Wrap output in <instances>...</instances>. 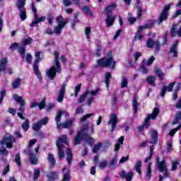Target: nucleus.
<instances>
[{"label":"nucleus","instance_id":"nucleus-64","mask_svg":"<svg viewBox=\"0 0 181 181\" xmlns=\"http://www.w3.org/2000/svg\"><path fill=\"white\" fill-rule=\"evenodd\" d=\"M167 91H168V90L166 89V86H163L161 88V91L160 93V97H162L163 98L165 97V94H166Z\"/></svg>","mask_w":181,"mask_h":181},{"label":"nucleus","instance_id":"nucleus-55","mask_svg":"<svg viewBox=\"0 0 181 181\" xmlns=\"http://www.w3.org/2000/svg\"><path fill=\"white\" fill-rule=\"evenodd\" d=\"M84 112V109L81 106H78L76 107L75 111V115H80Z\"/></svg>","mask_w":181,"mask_h":181},{"label":"nucleus","instance_id":"nucleus-63","mask_svg":"<svg viewBox=\"0 0 181 181\" xmlns=\"http://www.w3.org/2000/svg\"><path fill=\"white\" fill-rule=\"evenodd\" d=\"M19 53L21 54L23 59H25V54L26 53V49L24 47H21L19 48Z\"/></svg>","mask_w":181,"mask_h":181},{"label":"nucleus","instance_id":"nucleus-16","mask_svg":"<svg viewBox=\"0 0 181 181\" xmlns=\"http://www.w3.org/2000/svg\"><path fill=\"white\" fill-rule=\"evenodd\" d=\"M119 175L122 179H125L127 181L132 180V177L134 176V173H132V172H129L127 173V172L124 170L119 173Z\"/></svg>","mask_w":181,"mask_h":181},{"label":"nucleus","instance_id":"nucleus-22","mask_svg":"<svg viewBox=\"0 0 181 181\" xmlns=\"http://www.w3.org/2000/svg\"><path fill=\"white\" fill-rule=\"evenodd\" d=\"M115 8H117V4H112L107 6H106L105 8V12L106 16H107V15H110V13H112V11H114V9H115Z\"/></svg>","mask_w":181,"mask_h":181},{"label":"nucleus","instance_id":"nucleus-30","mask_svg":"<svg viewBox=\"0 0 181 181\" xmlns=\"http://www.w3.org/2000/svg\"><path fill=\"white\" fill-rule=\"evenodd\" d=\"M146 29H153L155 28V20H148L146 24H144Z\"/></svg>","mask_w":181,"mask_h":181},{"label":"nucleus","instance_id":"nucleus-46","mask_svg":"<svg viewBox=\"0 0 181 181\" xmlns=\"http://www.w3.org/2000/svg\"><path fill=\"white\" fill-rule=\"evenodd\" d=\"M84 139L86 141V144H88L90 146L94 145V139H93L90 134H88V137L87 138L85 136Z\"/></svg>","mask_w":181,"mask_h":181},{"label":"nucleus","instance_id":"nucleus-51","mask_svg":"<svg viewBox=\"0 0 181 181\" xmlns=\"http://www.w3.org/2000/svg\"><path fill=\"white\" fill-rule=\"evenodd\" d=\"M34 19H35L38 23H40L41 22H45V21H46V16H42L39 18V15L35 14Z\"/></svg>","mask_w":181,"mask_h":181},{"label":"nucleus","instance_id":"nucleus-62","mask_svg":"<svg viewBox=\"0 0 181 181\" xmlns=\"http://www.w3.org/2000/svg\"><path fill=\"white\" fill-rule=\"evenodd\" d=\"M155 62V57L151 56L146 62V66H152V64Z\"/></svg>","mask_w":181,"mask_h":181},{"label":"nucleus","instance_id":"nucleus-33","mask_svg":"<svg viewBox=\"0 0 181 181\" xmlns=\"http://www.w3.org/2000/svg\"><path fill=\"white\" fill-rule=\"evenodd\" d=\"M152 163H149L147 165L146 168V177L151 180V177H152Z\"/></svg>","mask_w":181,"mask_h":181},{"label":"nucleus","instance_id":"nucleus-54","mask_svg":"<svg viewBox=\"0 0 181 181\" xmlns=\"http://www.w3.org/2000/svg\"><path fill=\"white\" fill-rule=\"evenodd\" d=\"M81 90V83L77 85V86L75 87L74 93V97H77V96L78 95V92H79Z\"/></svg>","mask_w":181,"mask_h":181},{"label":"nucleus","instance_id":"nucleus-11","mask_svg":"<svg viewBox=\"0 0 181 181\" xmlns=\"http://www.w3.org/2000/svg\"><path fill=\"white\" fill-rule=\"evenodd\" d=\"M159 112H160L159 108L155 107L153 110L152 114H148L147 115L144 122V125L145 127H146L147 129L150 125L149 121H151V119H156V118H158V115H159Z\"/></svg>","mask_w":181,"mask_h":181},{"label":"nucleus","instance_id":"nucleus-35","mask_svg":"<svg viewBox=\"0 0 181 181\" xmlns=\"http://www.w3.org/2000/svg\"><path fill=\"white\" fill-rule=\"evenodd\" d=\"M112 76H111V73L110 72H107L105 74V84L107 87V88H108L110 87V79L111 78Z\"/></svg>","mask_w":181,"mask_h":181},{"label":"nucleus","instance_id":"nucleus-36","mask_svg":"<svg viewBox=\"0 0 181 181\" xmlns=\"http://www.w3.org/2000/svg\"><path fill=\"white\" fill-rule=\"evenodd\" d=\"M147 83L152 86L153 87H155L156 86V83H155V81H156V76H148L146 78Z\"/></svg>","mask_w":181,"mask_h":181},{"label":"nucleus","instance_id":"nucleus-42","mask_svg":"<svg viewBox=\"0 0 181 181\" xmlns=\"http://www.w3.org/2000/svg\"><path fill=\"white\" fill-rule=\"evenodd\" d=\"M115 165H117V158H112L108 163L110 169H115Z\"/></svg>","mask_w":181,"mask_h":181},{"label":"nucleus","instance_id":"nucleus-43","mask_svg":"<svg viewBox=\"0 0 181 181\" xmlns=\"http://www.w3.org/2000/svg\"><path fill=\"white\" fill-rule=\"evenodd\" d=\"M179 162H180L179 160H175L171 162V170L173 172H175V170L177 169V165H179Z\"/></svg>","mask_w":181,"mask_h":181},{"label":"nucleus","instance_id":"nucleus-48","mask_svg":"<svg viewBox=\"0 0 181 181\" xmlns=\"http://www.w3.org/2000/svg\"><path fill=\"white\" fill-rule=\"evenodd\" d=\"M101 146H103L102 143H98V144L95 145L93 148V153H98L100 149H101Z\"/></svg>","mask_w":181,"mask_h":181},{"label":"nucleus","instance_id":"nucleus-10","mask_svg":"<svg viewBox=\"0 0 181 181\" xmlns=\"http://www.w3.org/2000/svg\"><path fill=\"white\" fill-rule=\"evenodd\" d=\"M35 61L33 64L34 74L37 76L38 78L42 80V74L39 71V63L40 62V52H35Z\"/></svg>","mask_w":181,"mask_h":181},{"label":"nucleus","instance_id":"nucleus-27","mask_svg":"<svg viewBox=\"0 0 181 181\" xmlns=\"http://www.w3.org/2000/svg\"><path fill=\"white\" fill-rule=\"evenodd\" d=\"M146 46H160V42H159V40L153 41L152 38H148Z\"/></svg>","mask_w":181,"mask_h":181},{"label":"nucleus","instance_id":"nucleus-40","mask_svg":"<svg viewBox=\"0 0 181 181\" xmlns=\"http://www.w3.org/2000/svg\"><path fill=\"white\" fill-rule=\"evenodd\" d=\"M170 54H173V57H177V47L173 46L170 49Z\"/></svg>","mask_w":181,"mask_h":181},{"label":"nucleus","instance_id":"nucleus-3","mask_svg":"<svg viewBox=\"0 0 181 181\" xmlns=\"http://www.w3.org/2000/svg\"><path fill=\"white\" fill-rule=\"evenodd\" d=\"M67 144V135L63 134L56 142V145L58 151V157L59 160L64 159V144Z\"/></svg>","mask_w":181,"mask_h":181},{"label":"nucleus","instance_id":"nucleus-45","mask_svg":"<svg viewBox=\"0 0 181 181\" xmlns=\"http://www.w3.org/2000/svg\"><path fill=\"white\" fill-rule=\"evenodd\" d=\"M128 87V79L125 76H122L121 88Z\"/></svg>","mask_w":181,"mask_h":181},{"label":"nucleus","instance_id":"nucleus-29","mask_svg":"<svg viewBox=\"0 0 181 181\" xmlns=\"http://www.w3.org/2000/svg\"><path fill=\"white\" fill-rule=\"evenodd\" d=\"M47 178L51 180H57L59 179V175H57V172L52 171L49 173L47 175Z\"/></svg>","mask_w":181,"mask_h":181},{"label":"nucleus","instance_id":"nucleus-5","mask_svg":"<svg viewBox=\"0 0 181 181\" xmlns=\"http://www.w3.org/2000/svg\"><path fill=\"white\" fill-rule=\"evenodd\" d=\"M13 98L20 105L18 112L17 113L18 117H19L21 119H26L25 117H23V112H25V105L26 104L25 99H23V96H20L18 94H14Z\"/></svg>","mask_w":181,"mask_h":181},{"label":"nucleus","instance_id":"nucleus-31","mask_svg":"<svg viewBox=\"0 0 181 181\" xmlns=\"http://www.w3.org/2000/svg\"><path fill=\"white\" fill-rule=\"evenodd\" d=\"M139 105V104L138 103V100H136V98H133L132 108L134 110V114H136V112H138Z\"/></svg>","mask_w":181,"mask_h":181},{"label":"nucleus","instance_id":"nucleus-52","mask_svg":"<svg viewBox=\"0 0 181 181\" xmlns=\"http://www.w3.org/2000/svg\"><path fill=\"white\" fill-rule=\"evenodd\" d=\"M144 61H142L141 66L139 67L140 71L143 73L144 74H148V69L146 68L145 66H144Z\"/></svg>","mask_w":181,"mask_h":181},{"label":"nucleus","instance_id":"nucleus-26","mask_svg":"<svg viewBox=\"0 0 181 181\" xmlns=\"http://www.w3.org/2000/svg\"><path fill=\"white\" fill-rule=\"evenodd\" d=\"M154 73L158 76V78H160V80H163V77L165 76V74L160 70V68L158 66L154 67Z\"/></svg>","mask_w":181,"mask_h":181},{"label":"nucleus","instance_id":"nucleus-59","mask_svg":"<svg viewBox=\"0 0 181 181\" xmlns=\"http://www.w3.org/2000/svg\"><path fill=\"white\" fill-rule=\"evenodd\" d=\"M180 128H181V124H179V125L177 126V127H176V128L172 129V130L170 132L169 135H170L171 136H173L174 134H175Z\"/></svg>","mask_w":181,"mask_h":181},{"label":"nucleus","instance_id":"nucleus-24","mask_svg":"<svg viewBox=\"0 0 181 181\" xmlns=\"http://www.w3.org/2000/svg\"><path fill=\"white\" fill-rule=\"evenodd\" d=\"M21 83L22 79H21V78H17L16 79H15L11 83L13 90H16V88H19V87H21Z\"/></svg>","mask_w":181,"mask_h":181},{"label":"nucleus","instance_id":"nucleus-37","mask_svg":"<svg viewBox=\"0 0 181 181\" xmlns=\"http://www.w3.org/2000/svg\"><path fill=\"white\" fill-rule=\"evenodd\" d=\"M33 42V38L28 37L27 38H25L22 40V46H29Z\"/></svg>","mask_w":181,"mask_h":181},{"label":"nucleus","instance_id":"nucleus-49","mask_svg":"<svg viewBox=\"0 0 181 181\" xmlns=\"http://www.w3.org/2000/svg\"><path fill=\"white\" fill-rule=\"evenodd\" d=\"M37 107H38L40 110L45 109L46 107V99H43L40 103H37Z\"/></svg>","mask_w":181,"mask_h":181},{"label":"nucleus","instance_id":"nucleus-23","mask_svg":"<svg viewBox=\"0 0 181 181\" xmlns=\"http://www.w3.org/2000/svg\"><path fill=\"white\" fill-rule=\"evenodd\" d=\"M158 168L161 173H163L165 170H168V166L166 165V163L165 160H163L160 162H158Z\"/></svg>","mask_w":181,"mask_h":181},{"label":"nucleus","instance_id":"nucleus-38","mask_svg":"<svg viewBox=\"0 0 181 181\" xmlns=\"http://www.w3.org/2000/svg\"><path fill=\"white\" fill-rule=\"evenodd\" d=\"M82 11L85 13V15H89V16H93V11H91V9H90V7H88V6H84L82 8Z\"/></svg>","mask_w":181,"mask_h":181},{"label":"nucleus","instance_id":"nucleus-6","mask_svg":"<svg viewBox=\"0 0 181 181\" xmlns=\"http://www.w3.org/2000/svg\"><path fill=\"white\" fill-rule=\"evenodd\" d=\"M57 23H58L57 26L54 27V33L57 35H60L62 33V30H63V28L69 23V18H63V16L62 15H59L56 18Z\"/></svg>","mask_w":181,"mask_h":181},{"label":"nucleus","instance_id":"nucleus-25","mask_svg":"<svg viewBox=\"0 0 181 181\" xmlns=\"http://www.w3.org/2000/svg\"><path fill=\"white\" fill-rule=\"evenodd\" d=\"M141 168H142V161H141V160H139L136 161L134 165V169L136 172L139 173V175H142Z\"/></svg>","mask_w":181,"mask_h":181},{"label":"nucleus","instance_id":"nucleus-15","mask_svg":"<svg viewBox=\"0 0 181 181\" xmlns=\"http://www.w3.org/2000/svg\"><path fill=\"white\" fill-rule=\"evenodd\" d=\"M26 153L30 156L29 159L31 165H37V157L32 152V148H28Z\"/></svg>","mask_w":181,"mask_h":181},{"label":"nucleus","instance_id":"nucleus-19","mask_svg":"<svg viewBox=\"0 0 181 181\" xmlns=\"http://www.w3.org/2000/svg\"><path fill=\"white\" fill-rule=\"evenodd\" d=\"M66 162L68 165L70 166L71 165V162H73V153L71 152V149L68 148L66 150Z\"/></svg>","mask_w":181,"mask_h":181},{"label":"nucleus","instance_id":"nucleus-32","mask_svg":"<svg viewBox=\"0 0 181 181\" xmlns=\"http://www.w3.org/2000/svg\"><path fill=\"white\" fill-rule=\"evenodd\" d=\"M89 93H90V90H86V92L79 97V98L78 100V103H79V104H81V103H84V101H86V98H87V95H88Z\"/></svg>","mask_w":181,"mask_h":181},{"label":"nucleus","instance_id":"nucleus-44","mask_svg":"<svg viewBox=\"0 0 181 181\" xmlns=\"http://www.w3.org/2000/svg\"><path fill=\"white\" fill-rule=\"evenodd\" d=\"M136 9L137 11V19H141L142 18V7L139 5L136 6Z\"/></svg>","mask_w":181,"mask_h":181},{"label":"nucleus","instance_id":"nucleus-12","mask_svg":"<svg viewBox=\"0 0 181 181\" xmlns=\"http://www.w3.org/2000/svg\"><path fill=\"white\" fill-rule=\"evenodd\" d=\"M49 122V118L45 117L40 121H37L35 124L33 125V131H39L43 125H46Z\"/></svg>","mask_w":181,"mask_h":181},{"label":"nucleus","instance_id":"nucleus-47","mask_svg":"<svg viewBox=\"0 0 181 181\" xmlns=\"http://www.w3.org/2000/svg\"><path fill=\"white\" fill-rule=\"evenodd\" d=\"M70 170H67L62 176V181H70Z\"/></svg>","mask_w":181,"mask_h":181},{"label":"nucleus","instance_id":"nucleus-28","mask_svg":"<svg viewBox=\"0 0 181 181\" xmlns=\"http://www.w3.org/2000/svg\"><path fill=\"white\" fill-rule=\"evenodd\" d=\"M61 127L65 129H67V128H71V127H73V120L69 119L63 123H61Z\"/></svg>","mask_w":181,"mask_h":181},{"label":"nucleus","instance_id":"nucleus-9","mask_svg":"<svg viewBox=\"0 0 181 181\" xmlns=\"http://www.w3.org/2000/svg\"><path fill=\"white\" fill-rule=\"evenodd\" d=\"M170 4H166L164 6L158 18V25H160V23H162L163 22L168 21V18H169V11H170Z\"/></svg>","mask_w":181,"mask_h":181},{"label":"nucleus","instance_id":"nucleus-2","mask_svg":"<svg viewBox=\"0 0 181 181\" xmlns=\"http://www.w3.org/2000/svg\"><path fill=\"white\" fill-rule=\"evenodd\" d=\"M97 64L100 67H110L111 70L115 69V64L117 62H115L114 57H112V52H107V57H103L97 60Z\"/></svg>","mask_w":181,"mask_h":181},{"label":"nucleus","instance_id":"nucleus-13","mask_svg":"<svg viewBox=\"0 0 181 181\" xmlns=\"http://www.w3.org/2000/svg\"><path fill=\"white\" fill-rule=\"evenodd\" d=\"M117 124H118V117L115 114H112L109 121H107V125H112L111 132H114V131H115Z\"/></svg>","mask_w":181,"mask_h":181},{"label":"nucleus","instance_id":"nucleus-4","mask_svg":"<svg viewBox=\"0 0 181 181\" xmlns=\"http://www.w3.org/2000/svg\"><path fill=\"white\" fill-rule=\"evenodd\" d=\"M88 138V125L86 124L81 127V130L78 132L74 139V145H80L83 141V138Z\"/></svg>","mask_w":181,"mask_h":181},{"label":"nucleus","instance_id":"nucleus-56","mask_svg":"<svg viewBox=\"0 0 181 181\" xmlns=\"http://www.w3.org/2000/svg\"><path fill=\"white\" fill-rule=\"evenodd\" d=\"M107 165H108V161L107 160H104L99 164L100 169H105L107 168Z\"/></svg>","mask_w":181,"mask_h":181},{"label":"nucleus","instance_id":"nucleus-58","mask_svg":"<svg viewBox=\"0 0 181 181\" xmlns=\"http://www.w3.org/2000/svg\"><path fill=\"white\" fill-rule=\"evenodd\" d=\"M170 35L172 37H175L176 36V25L173 24V27L170 30Z\"/></svg>","mask_w":181,"mask_h":181},{"label":"nucleus","instance_id":"nucleus-8","mask_svg":"<svg viewBox=\"0 0 181 181\" xmlns=\"http://www.w3.org/2000/svg\"><path fill=\"white\" fill-rule=\"evenodd\" d=\"M15 141L16 139L13 136L6 134L0 141V145H6V148L8 149H12V148H13V144H15Z\"/></svg>","mask_w":181,"mask_h":181},{"label":"nucleus","instance_id":"nucleus-14","mask_svg":"<svg viewBox=\"0 0 181 181\" xmlns=\"http://www.w3.org/2000/svg\"><path fill=\"white\" fill-rule=\"evenodd\" d=\"M66 83H63L61 86L57 98V101H58V103H63V100H64V95H66Z\"/></svg>","mask_w":181,"mask_h":181},{"label":"nucleus","instance_id":"nucleus-61","mask_svg":"<svg viewBox=\"0 0 181 181\" xmlns=\"http://www.w3.org/2000/svg\"><path fill=\"white\" fill-rule=\"evenodd\" d=\"M39 176H40V170L35 169V173H34V180H37V179L39 178Z\"/></svg>","mask_w":181,"mask_h":181},{"label":"nucleus","instance_id":"nucleus-21","mask_svg":"<svg viewBox=\"0 0 181 181\" xmlns=\"http://www.w3.org/2000/svg\"><path fill=\"white\" fill-rule=\"evenodd\" d=\"M47 159L51 168H54V166H56V158H54V156H53V154L49 153Z\"/></svg>","mask_w":181,"mask_h":181},{"label":"nucleus","instance_id":"nucleus-7","mask_svg":"<svg viewBox=\"0 0 181 181\" xmlns=\"http://www.w3.org/2000/svg\"><path fill=\"white\" fill-rule=\"evenodd\" d=\"M25 5H26V0H17V2L16 3V6L20 12L21 21H26V18H28Z\"/></svg>","mask_w":181,"mask_h":181},{"label":"nucleus","instance_id":"nucleus-17","mask_svg":"<svg viewBox=\"0 0 181 181\" xmlns=\"http://www.w3.org/2000/svg\"><path fill=\"white\" fill-rule=\"evenodd\" d=\"M6 67H8V59L1 58L0 59V76L2 71H5V70H6Z\"/></svg>","mask_w":181,"mask_h":181},{"label":"nucleus","instance_id":"nucleus-57","mask_svg":"<svg viewBox=\"0 0 181 181\" xmlns=\"http://www.w3.org/2000/svg\"><path fill=\"white\" fill-rule=\"evenodd\" d=\"M176 84V82L170 83L168 86H166L167 91L169 93L173 91V88L175 87V85Z\"/></svg>","mask_w":181,"mask_h":181},{"label":"nucleus","instance_id":"nucleus-34","mask_svg":"<svg viewBox=\"0 0 181 181\" xmlns=\"http://www.w3.org/2000/svg\"><path fill=\"white\" fill-rule=\"evenodd\" d=\"M151 138L153 141H150V144H156L158 142V132L156 130L152 131Z\"/></svg>","mask_w":181,"mask_h":181},{"label":"nucleus","instance_id":"nucleus-50","mask_svg":"<svg viewBox=\"0 0 181 181\" xmlns=\"http://www.w3.org/2000/svg\"><path fill=\"white\" fill-rule=\"evenodd\" d=\"M8 156V150L4 146H0V156Z\"/></svg>","mask_w":181,"mask_h":181},{"label":"nucleus","instance_id":"nucleus-18","mask_svg":"<svg viewBox=\"0 0 181 181\" xmlns=\"http://www.w3.org/2000/svg\"><path fill=\"white\" fill-rule=\"evenodd\" d=\"M114 22H115V16L111 15L106 16L105 23L107 28L112 26V25H114Z\"/></svg>","mask_w":181,"mask_h":181},{"label":"nucleus","instance_id":"nucleus-39","mask_svg":"<svg viewBox=\"0 0 181 181\" xmlns=\"http://www.w3.org/2000/svg\"><path fill=\"white\" fill-rule=\"evenodd\" d=\"M29 119H26L25 122L21 124V128L23 129L24 132H26L29 129Z\"/></svg>","mask_w":181,"mask_h":181},{"label":"nucleus","instance_id":"nucleus-1","mask_svg":"<svg viewBox=\"0 0 181 181\" xmlns=\"http://www.w3.org/2000/svg\"><path fill=\"white\" fill-rule=\"evenodd\" d=\"M54 54L55 56L54 65L46 71V75L49 78L56 77V76H57V73L58 74L62 73V66H60V62H59V56H60V54H59L57 51H54Z\"/></svg>","mask_w":181,"mask_h":181},{"label":"nucleus","instance_id":"nucleus-20","mask_svg":"<svg viewBox=\"0 0 181 181\" xmlns=\"http://www.w3.org/2000/svg\"><path fill=\"white\" fill-rule=\"evenodd\" d=\"M62 115H63V112L59 110L55 117V122L57 123V128H58V129L62 128V123H60V121H62Z\"/></svg>","mask_w":181,"mask_h":181},{"label":"nucleus","instance_id":"nucleus-41","mask_svg":"<svg viewBox=\"0 0 181 181\" xmlns=\"http://www.w3.org/2000/svg\"><path fill=\"white\" fill-rule=\"evenodd\" d=\"M14 160H15L17 166H18V168L22 166V162L21 161V154L20 153L16 154Z\"/></svg>","mask_w":181,"mask_h":181},{"label":"nucleus","instance_id":"nucleus-60","mask_svg":"<svg viewBox=\"0 0 181 181\" xmlns=\"http://www.w3.org/2000/svg\"><path fill=\"white\" fill-rule=\"evenodd\" d=\"M90 33H91V28L86 27L85 30V35H86V39H90Z\"/></svg>","mask_w":181,"mask_h":181},{"label":"nucleus","instance_id":"nucleus-53","mask_svg":"<svg viewBox=\"0 0 181 181\" xmlns=\"http://www.w3.org/2000/svg\"><path fill=\"white\" fill-rule=\"evenodd\" d=\"M94 116V113H89L86 114L83 117H82L80 119V122H84V121H87V119L90 118V117Z\"/></svg>","mask_w":181,"mask_h":181}]
</instances>
